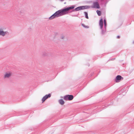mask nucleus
I'll use <instances>...</instances> for the list:
<instances>
[{
	"label": "nucleus",
	"instance_id": "1",
	"mask_svg": "<svg viewBox=\"0 0 134 134\" xmlns=\"http://www.w3.org/2000/svg\"><path fill=\"white\" fill-rule=\"evenodd\" d=\"M74 7L71 6L70 7L59 10L56 12L50 17L49 19L50 20H51L56 17H57L68 14L69 13V10L74 9Z\"/></svg>",
	"mask_w": 134,
	"mask_h": 134
},
{
	"label": "nucleus",
	"instance_id": "2",
	"mask_svg": "<svg viewBox=\"0 0 134 134\" xmlns=\"http://www.w3.org/2000/svg\"><path fill=\"white\" fill-rule=\"evenodd\" d=\"M73 96L71 95H67L65 96L64 97V99L66 100H72L73 99Z\"/></svg>",
	"mask_w": 134,
	"mask_h": 134
},
{
	"label": "nucleus",
	"instance_id": "3",
	"mask_svg": "<svg viewBox=\"0 0 134 134\" xmlns=\"http://www.w3.org/2000/svg\"><path fill=\"white\" fill-rule=\"evenodd\" d=\"M123 78L120 75H118L115 80V81L116 82H119L121 80H123Z\"/></svg>",
	"mask_w": 134,
	"mask_h": 134
},
{
	"label": "nucleus",
	"instance_id": "4",
	"mask_svg": "<svg viewBox=\"0 0 134 134\" xmlns=\"http://www.w3.org/2000/svg\"><path fill=\"white\" fill-rule=\"evenodd\" d=\"M51 96V95L50 94H48L44 96L42 99V103L43 102L48 98L50 97Z\"/></svg>",
	"mask_w": 134,
	"mask_h": 134
},
{
	"label": "nucleus",
	"instance_id": "5",
	"mask_svg": "<svg viewBox=\"0 0 134 134\" xmlns=\"http://www.w3.org/2000/svg\"><path fill=\"white\" fill-rule=\"evenodd\" d=\"M92 7L93 8H100V6L98 3L97 2H95L93 3V5Z\"/></svg>",
	"mask_w": 134,
	"mask_h": 134
},
{
	"label": "nucleus",
	"instance_id": "6",
	"mask_svg": "<svg viewBox=\"0 0 134 134\" xmlns=\"http://www.w3.org/2000/svg\"><path fill=\"white\" fill-rule=\"evenodd\" d=\"M12 72H6L4 75L5 78H8L10 77L12 75Z\"/></svg>",
	"mask_w": 134,
	"mask_h": 134
},
{
	"label": "nucleus",
	"instance_id": "7",
	"mask_svg": "<svg viewBox=\"0 0 134 134\" xmlns=\"http://www.w3.org/2000/svg\"><path fill=\"white\" fill-rule=\"evenodd\" d=\"M7 33V32L4 31L3 30L0 29V35L4 36Z\"/></svg>",
	"mask_w": 134,
	"mask_h": 134
},
{
	"label": "nucleus",
	"instance_id": "8",
	"mask_svg": "<svg viewBox=\"0 0 134 134\" xmlns=\"http://www.w3.org/2000/svg\"><path fill=\"white\" fill-rule=\"evenodd\" d=\"M80 7L81 10L87 9L90 7V6L87 5L82 6H80Z\"/></svg>",
	"mask_w": 134,
	"mask_h": 134
},
{
	"label": "nucleus",
	"instance_id": "9",
	"mask_svg": "<svg viewBox=\"0 0 134 134\" xmlns=\"http://www.w3.org/2000/svg\"><path fill=\"white\" fill-rule=\"evenodd\" d=\"M99 24L100 28L102 29L103 28V20L102 19H100L99 22Z\"/></svg>",
	"mask_w": 134,
	"mask_h": 134
},
{
	"label": "nucleus",
	"instance_id": "10",
	"mask_svg": "<svg viewBox=\"0 0 134 134\" xmlns=\"http://www.w3.org/2000/svg\"><path fill=\"white\" fill-rule=\"evenodd\" d=\"M59 102L61 105H63L64 103V101L62 99L59 100Z\"/></svg>",
	"mask_w": 134,
	"mask_h": 134
},
{
	"label": "nucleus",
	"instance_id": "11",
	"mask_svg": "<svg viewBox=\"0 0 134 134\" xmlns=\"http://www.w3.org/2000/svg\"><path fill=\"white\" fill-rule=\"evenodd\" d=\"M75 10L76 11H77L80 10H81L80 6L79 7L75 9Z\"/></svg>",
	"mask_w": 134,
	"mask_h": 134
},
{
	"label": "nucleus",
	"instance_id": "12",
	"mask_svg": "<svg viewBox=\"0 0 134 134\" xmlns=\"http://www.w3.org/2000/svg\"><path fill=\"white\" fill-rule=\"evenodd\" d=\"M97 13L98 15L99 16H100L101 15V12L100 11H99L98 10H97Z\"/></svg>",
	"mask_w": 134,
	"mask_h": 134
},
{
	"label": "nucleus",
	"instance_id": "13",
	"mask_svg": "<svg viewBox=\"0 0 134 134\" xmlns=\"http://www.w3.org/2000/svg\"><path fill=\"white\" fill-rule=\"evenodd\" d=\"M84 13H85V15L86 18L87 19H88V14H87V13L86 12H84Z\"/></svg>",
	"mask_w": 134,
	"mask_h": 134
},
{
	"label": "nucleus",
	"instance_id": "14",
	"mask_svg": "<svg viewBox=\"0 0 134 134\" xmlns=\"http://www.w3.org/2000/svg\"><path fill=\"white\" fill-rule=\"evenodd\" d=\"M82 25L84 27H85V28H88L89 27V26H86L85 25H84L83 24H82Z\"/></svg>",
	"mask_w": 134,
	"mask_h": 134
},
{
	"label": "nucleus",
	"instance_id": "15",
	"mask_svg": "<svg viewBox=\"0 0 134 134\" xmlns=\"http://www.w3.org/2000/svg\"><path fill=\"white\" fill-rule=\"evenodd\" d=\"M104 26L105 27L106 26L107 23H106V20L105 19L104 20Z\"/></svg>",
	"mask_w": 134,
	"mask_h": 134
},
{
	"label": "nucleus",
	"instance_id": "16",
	"mask_svg": "<svg viewBox=\"0 0 134 134\" xmlns=\"http://www.w3.org/2000/svg\"><path fill=\"white\" fill-rule=\"evenodd\" d=\"M104 32L103 30H102L101 32V34L102 35H103L104 34Z\"/></svg>",
	"mask_w": 134,
	"mask_h": 134
},
{
	"label": "nucleus",
	"instance_id": "17",
	"mask_svg": "<svg viewBox=\"0 0 134 134\" xmlns=\"http://www.w3.org/2000/svg\"><path fill=\"white\" fill-rule=\"evenodd\" d=\"M58 36V35L57 34L56 35H55V36H54V38H55L57 36Z\"/></svg>",
	"mask_w": 134,
	"mask_h": 134
},
{
	"label": "nucleus",
	"instance_id": "18",
	"mask_svg": "<svg viewBox=\"0 0 134 134\" xmlns=\"http://www.w3.org/2000/svg\"><path fill=\"white\" fill-rule=\"evenodd\" d=\"M64 36H62L61 37V38L62 39H64Z\"/></svg>",
	"mask_w": 134,
	"mask_h": 134
},
{
	"label": "nucleus",
	"instance_id": "19",
	"mask_svg": "<svg viewBox=\"0 0 134 134\" xmlns=\"http://www.w3.org/2000/svg\"><path fill=\"white\" fill-rule=\"evenodd\" d=\"M117 38H119L120 37L119 36H117Z\"/></svg>",
	"mask_w": 134,
	"mask_h": 134
}]
</instances>
